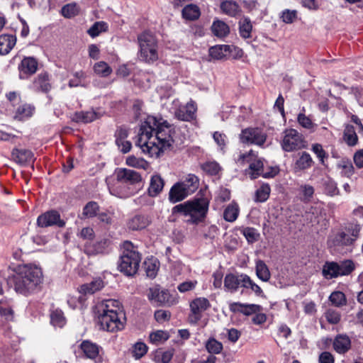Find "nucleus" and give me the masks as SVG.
<instances>
[{
	"label": "nucleus",
	"mask_w": 363,
	"mask_h": 363,
	"mask_svg": "<svg viewBox=\"0 0 363 363\" xmlns=\"http://www.w3.org/2000/svg\"><path fill=\"white\" fill-rule=\"evenodd\" d=\"M138 57L147 63H153L159 58L158 43L155 36L149 31L138 35Z\"/></svg>",
	"instance_id": "nucleus-6"
},
{
	"label": "nucleus",
	"mask_w": 363,
	"mask_h": 363,
	"mask_svg": "<svg viewBox=\"0 0 363 363\" xmlns=\"http://www.w3.org/2000/svg\"><path fill=\"white\" fill-rule=\"evenodd\" d=\"M208 205L202 199L188 201L172 208V213H181L189 216L191 222L201 221L206 216Z\"/></svg>",
	"instance_id": "nucleus-7"
},
{
	"label": "nucleus",
	"mask_w": 363,
	"mask_h": 363,
	"mask_svg": "<svg viewBox=\"0 0 363 363\" xmlns=\"http://www.w3.org/2000/svg\"><path fill=\"white\" fill-rule=\"evenodd\" d=\"M150 223L147 216L137 215L132 218L128 223V227L133 230H140L145 228Z\"/></svg>",
	"instance_id": "nucleus-30"
},
{
	"label": "nucleus",
	"mask_w": 363,
	"mask_h": 363,
	"mask_svg": "<svg viewBox=\"0 0 363 363\" xmlns=\"http://www.w3.org/2000/svg\"><path fill=\"white\" fill-rule=\"evenodd\" d=\"M200 16V11L197 6L189 4L182 9V16L188 20H196Z\"/></svg>",
	"instance_id": "nucleus-47"
},
{
	"label": "nucleus",
	"mask_w": 363,
	"mask_h": 363,
	"mask_svg": "<svg viewBox=\"0 0 363 363\" xmlns=\"http://www.w3.org/2000/svg\"><path fill=\"white\" fill-rule=\"evenodd\" d=\"M230 52L232 46L228 45H218L209 49V55L214 60H222L226 57L227 53Z\"/></svg>",
	"instance_id": "nucleus-28"
},
{
	"label": "nucleus",
	"mask_w": 363,
	"mask_h": 363,
	"mask_svg": "<svg viewBox=\"0 0 363 363\" xmlns=\"http://www.w3.org/2000/svg\"><path fill=\"white\" fill-rule=\"evenodd\" d=\"M323 275L328 279L340 277V273H338V263L335 262H326L323 267Z\"/></svg>",
	"instance_id": "nucleus-33"
},
{
	"label": "nucleus",
	"mask_w": 363,
	"mask_h": 363,
	"mask_svg": "<svg viewBox=\"0 0 363 363\" xmlns=\"http://www.w3.org/2000/svg\"><path fill=\"white\" fill-rule=\"evenodd\" d=\"M213 33L219 38L225 37L230 33L229 26L222 21H216L211 26Z\"/></svg>",
	"instance_id": "nucleus-37"
},
{
	"label": "nucleus",
	"mask_w": 363,
	"mask_h": 363,
	"mask_svg": "<svg viewBox=\"0 0 363 363\" xmlns=\"http://www.w3.org/2000/svg\"><path fill=\"white\" fill-rule=\"evenodd\" d=\"M93 69L96 74L101 77H106L112 73L111 67L104 61L95 63Z\"/></svg>",
	"instance_id": "nucleus-45"
},
{
	"label": "nucleus",
	"mask_w": 363,
	"mask_h": 363,
	"mask_svg": "<svg viewBox=\"0 0 363 363\" xmlns=\"http://www.w3.org/2000/svg\"><path fill=\"white\" fill-rule=\"evenodd\" d=\"M11 156L13 160L21 165L33 163L35 160L32 151L26 149L14 148L12 150Z\"/></svg>",
	"instance_id": "nucleus-20"
},
{
	"label": "nucleus",
	"mask_w": 363,
	"mask_h": 363,
	"mask_svg": "<svg viewBox=\"0 0 363 363\" xmlns=\"http://www.w3.org/2000/svg\"><path fill=\"white\" fill-rule=\"evenodd\" d=\"M0 316L6 320H11L13 318V311L6 300L0 301Z\"/></svg>",
	"instance_id": "nucleus-48"
},
{
	"label": "nucleus",
	"mask_w": 363,
	"mask_h": 363,
	"mask_svg": "<svg viewBox=\"0 0 363 363\" xmlns=\"http://www.w3.org/2000/svg\"><path fill=\"white\" fill-rule=\"evenodd\" d=\"M239 214V207L236 203L229 204L223 212V218L228 222L235 221Z\"/></svg>",
	"instance_id": "nucleus-44"
},
{
	"label": "nucleus",
	"mask_w": 363,
	"mask_h": 363,
	"mask_svg": "<svg viewBox=\"0 0 363 363\" xmlns=\"http://www.w3.org/2000/svg\"><path fill=\"white\" fill-rule=\"evenodd\" d=\"M99 209V206L96 202L89 201L83 208V215L87 218L94 217L96 215Z\"/></svg>",
	"instance_id": "nucleus-57"
},
{
	"label": "nucleus",
	"mask_w": 363,
	"mask_h": 363,
	"mask_svg": "<svg viewBox=\"0 0 363 363\" xmlns=\"http://www.w3.org/2000/svg\"><path fill=\"white\" fill-rule=\"evenodd\" d=\"M164 182L159 174H154L150 178V186L147 189L148 195L151 197L158 196L164 188Z\"/></svg>",
	"instance_id": "nucleus-24"
},
{
	"label": "nucleus",
	"mask_w": 363,
	"mask_h": 363,
	"mask_svg": "<svg viewBox=\"0 0 363 363\" xmlns=\"http://www.w3.org/2000/svg\"><path fill=\"white\" fill-rule=\"evenodd\" d=\"M329 301L336 307H341L347 303L345 295L339 291L333 292L329 296Z\"/></svg>",
	"instance_id": "nucleus-51"
},
{
	"label": "nucleus",
	"mask_w": 363,
	"mask_h": 363,
	"mask_svg": "<svg viewBox=\"0 0 363 363\" xmlns=\"http://www.w3.org/2000/svg\"><path fill=\"white\" fill-rule=\"evenodd\" d=\"M350 346V339L345 335H337L333 342L334 350L339 354H344L347 352Z\"/></svg>",
	"instance_id": "nucleus-26"
},
{
	"label": "nucleus",
	"mask_w": 363,
	"mask_h": 363,
	"mask_svg": "<svg viewBox=\"0 0 363 363\" xmlns=\"http://www.w3.org/2000/svg\"><path fill=\"white\" fill-rule=\"evenodd\" d=\"M104 286V281L101 279L98 278L94 279L89 284H85L79 287V292L86 295V294H93L95 292L101 290Z\"/></svg>",
	"instance_id": "nucleus-29"
},
{
	"label": "nucleus",
	"mask_w": 363,
	"mask_h": 363,
	"mask_svg": "<svg viewBox=\"0 0 363 363\" xmlns=\"http://www.w3.org/2000/svg\"><path fill=\"white\" fill-rule=\"evenodd\" d=\"M343 138L349 146H354L357 144L358 137L353 125L348 124L345 126Z\"/></svg>",
	"instance_id": "nucleus-38"
},
{
	"label": "nucleus",
	"mask_w": 363,
	"mask_h": 363,
	"mask_svg": "<svg viewBox=\"0 0 363 363\" xmlns=\"http://www.w3.org/2000/svg\"><path fill=\"white\" fill-rule=\"evenodd\" d=\"M281 146L286 152L296 151L305 147V140L303 135L296 130L288 129L284 132Z\"/></svg>",
	"instance_id": "nucleus-9"
},
{
	"label": "nucleus",
	"mask_w": 363,
	"mask_h": 363,
	"mask_svg": "<svg viewBox=\"0 0 363 363\" xmlns=\"http://www.w3.org/2000/svg\"><path fill=\"white\" fill-rule=\"evenodd\" d=\"M242 235L245 236L248 242L253 243L256 242L259 237V233L254 228L247 227L242 231Z\"/></svg>",
	"instance_id": "nucleus-58"
},
{
	"label": "nucleus",
	"mask_w": 363,
	"mask_h": 363,
	"mask_svg": "<svg viewBox=\"0 0 363 363\" xmlns=\"http://www.w3.org/2000/svg\"><path fill=\"white\" fill-rule=\"evenodd\" d=\"M34 111L35 107L33 105L24 104L17 108L14 118L17 120L23 121L31 117Z\"/></svg>",
	"instance_id": "nucleus-32"
},
{
	"label": "nucleus",
	"mask_w": 363,
	"mask_h": 363,
	"mask_svg": "<svg viewBox=\"0 0 363 363\" xmlns=\"http://www.w3.org/2000/svg\"><path fill=\"white\" fill-rule=\"evenodd\" d=\"M147 296L150 301L157 306H172L177 302L167 290H161L159 286L150 287Z\"/></svg>",
	"instance_id": "nucleus-10"
},
{
	"label": "nucleus",
	"mask_w": 363,
	"mask_h": 363,
	"mask_svg": "<svg viewBox=\"0 0 363 363\" xmlns=\"http://www.w3.org/2000/svg\"><path fill=\"white\" fill-rule=\"evenodd\" d=\"M174 133L167 121L148 116L140 127L135 145L144 153L158 157L161 152L172 147Z\"/></svg>",
	"instance_id": "nucleus-1"
},
{
	"label": "nucleus",
	"mask_w": 363,
	"mask_h": 363,
	"mask_svg": "<svg viewBox=\"0 0 363 363\" xmlns=\"http://www.w3.org/2000/svg\"><path fill=\"white\" fill-rule=\"evenodd\" d=\"M118 304L117 301L109 299L103 301L98 306V323L101 329L115 332L123 328L124 323L121 318L125 320V317L123 315L120 317L117 311L113 308L115 305Z\"/></svg>",
	"instance_id": "nucleus-3"
},
{
	"label": "nucleus",
	"mask_w": 363,
	"mask_h": 363,
	"mask_svg": "<svg viewBox=\"0 0 363 363\" xmlns=\"http://www.w3.org/2000/svg\"><path fill=\"white\" fill-rule=\"evenodd\" d=\"M240 138V140L244 143L262 146L266 142L267 134L260 128H250L242 130Z\"/></svg>",
	"instance_id": "nucleus-12"
},
{
	"label": "nucleus",
	"mask_w": 363,
	"mask_h": 363,
	"mask_svg": "<svg viewBox=\"0 0 363 363\" xmlns=\"http://www.w3.org/2000/svg\"><path fill=\"white\" fill-rule=\"evenodd\" d=\"M43 282L41 269L30 264L18 265L16 268L15 274L7 279L10 287H13L15 291L25 296L38 291Z\"/></svg>",
	"instance_id": "nucleus-2"
},
{
	"label": "nucleus",
	"mask_w": 363,
	"mask_h": 363,
	"mask_svg": "<svg viewBox=\"0 0 363 363\" xmlns=\"http://www.w3.org/2000/svg\"><path fill=\"white\" fill-rule=\"evenodd\" d=\"M183 183L177 182L170 189L169 192V201L175 203L186 199L191 194Z\"/></svg>",
	"instance_id": "nucleus-19"
},
{
	"label": "nucleus",
	"mask_w": 363,
	"mask_h": 363,
	"mask_svg": "<svg viewBox=\"0 0 363 363\" xmlns=\"http://www.w3.org/2000/svg\"><path fill=\"white\" fill-rule=\"evenodd\" d=\"M80 12V7L77 3L67 4L62 6L61 9L62 15L66 18H72Z\"/></svg>",
	"instance_id": "nucleus-42"
},
{
	"label": "nucleus",
	"mask_w": 363,
	"mask_h": 363,
	"mask_svg": "<svg viewBox=\"0 0 363 363\" xmlns=\"http://www.w3.org/2000/svg\"><path fill=\"white\" fill-rule=\"evenodd\" d=\"M206 348L209 353L219 354L223 350V345L214 338H210L206 343Z\"/></svg>",
	"instance_id": "nucleus-56"
},
{
	"label": "nucleus",
	"mask_w": 363,
	"mask_h": 363,
	"mask_svg": "<svg viewBox=\"0 0 363 363\" xmlns=\"http://www.w3.org/2000/svg\"><path fill=\"white\" fill-rule=\"evenodd\" d=\"M16 43V38L13 35H0V55H7Z\"/></svg>",
	"instance_id": "nucleus-25"
},
{
	"label": "nucleus",
	"mask_w": 363,
	"mask_h": 363,
	"mask_svg": "<svg viewBox=\"0 0 363 363\" xmlns=\"http://www.w3.org/2000/svg\"><path fill=\"white\" fill-rule=\"evenodd\" d=\"M324 194L329 196H335L340 195V190L337 184L331 178H328L323 182Z\"/></svg>",
	"instance_id": "nucleus-40"
},
{
	"label": "nucleus",
	"mask_w": 363,
	"mask_h": 363,
	"mask_svg": "<svg viewBox=\"0 0 363 363\" xmlns=\"http://www.w3.org/2000/svg\"><path fill=\"white\" fill-rule=\"evenodd\" d=\"M297 121L299 125L306 129L311 130L315 126L311 119L302 113L298 115Z\"/></svg>",
	"instance_id": "nucleus-62"
},
{
	"label": "nucleus",
	"mask_w": 363,
	"mask_h": 363,
	"mask_svg": "<svg viewBox=\"0 0 363 363\" xmlns=\"http://www.w3.org/2000/svg\"><path fill=\"white\" fill-rule=\"evenodd\" d=\"M271 188L268 184H262L255 191V201L256 202L266 201L270 194Z\"/></svg>",
	"instance_id": "nucleus-46"
},
{
	"label": "nucleus",
	"mask_w": 363,
	"mask_h": 363,
	"mask_svg": "<svg viewBox=\"0 0 363 363\" xmlns=\"http://www.w3.org/2000/svg\"><path fill=\"white\" fill-rule=\"evenodd\" d=\"M360 229L359 225L350 223L341 231L337 233L330 242L334 247H352L359 236Z\"/></svg>",
	"instance_id": "nucleus-8"
},
{
	"label": "nucleus",
	"mask_w": 363,
	"mask_h": 363,
	"mask_svg": "<svg viewBox=\"0 0 363 363\" xmlns=\"http://www.w3.org/2000/svg\"><path fill=\"white\" fill-rule=\"evenodd\" d=\"M38 68V62L33 57L23 58L18 65L19 77L25 79L28 76L33 74Z\"/></svg>",
	"instance_id": "nucleus-18"
},
{
	"label": "nucleus",
	"mask_w": 363,
	"mask_h": 363,
	"mask_svg": "<svg viewBox=\"0 0 363 363\" xmlns=\"http://www.w3.org/2000/svg\"><path fill=\"white\" fill-rule=\"evenodd\" d=\"M202 169L211 175H216L220 170L219 164L215 161L206 162L201 166Z\"/></svg>",
	"instance_id": "nucleus-59"
},
{
	"label": "nucleus",
	"mask_w": 363,
	"mask_h": 363,
	"mask_svg": "<svg viewBox=\"0 0 363 363\" xmlns=\"http://www.w3.org/2000/svg\"><path fill=\"white\" fill-rule=\"evenodd\" d=\"M196 107L193 101L187 103L185 106H180L176 111V117L181 121H189L194 118Z\"/></svg>",
	"instance_id": "nucleus-21"
},
{
	"label": "nucleus",
	"mask_w": 363,
	"mask_h": 363,
	"mask_svg": "<svg viewBox=\"0 0 363 363\" xmlns=\"http://www.w3.org/2000/svg\"><path fill=\"white\" fill-rule=\"evenodd\" d=\"M246 281H248V275L245 274H228L224 278V289L226 291L235 293L240 288L246 286Z\"/></svg>",
	"instance_id": "nucleus-13"
},
{
	"label": "nucleus",
	"mask_w": 363,
	"mask_h": 363,
	"mask_svg": "<svg viewBox=\"0 0 363 363\" xmlns=\"http://www.w3.org/2000/svg\"><path fill=\"white\" fill-rule=\"evenodd\" d=\"M256 275L263 281H268L271 277L269 269L265 262L261 259L256 261Z\"/></svg>",
	"instance_id": "nucleus-34"
},
{
	"label": "nucleus",
	"mask_w": 363,
	"mask_h": 363,
	"mask_svg": "<svg viewBox=\"0 0 363 363\" xmlns=\"http://www.w3.org/2000/svg\"><path fill=\"white\" fill-rule=\"evenodd\" d=\"M127 165L135 168L144 169H145L147 167V162L141 158H137L135 156H129L126 159Z\"/></svg>",
	"instance_id": "nucleus-60"
},
{
	"label": "nucleus",
	"mask_w": 363,
	"mask_h": 363,
	"mask_svg": "<svg viewBox=\"0 0 363 363\" xmlns=\"http://www.w3.org/2000/svg\"><path fill=\"white\" fill-rule=\"evenodd\" d=\"M37 225L40 228L52 225L62 228L65 225V222L60 218V215L57 211L52 210L40 215L37 218Z\"/></svg>",
	"instance_id": "nucleus-14"
},
{
	"label": "nucleus",
	"mask_w": 363,
	"mask_h": 363,
	"mask_svg": "<svg viewBox=\"0 0 363 363\" xmlns=\"http://www.w3.org/2000/svg\"><path fill=\"white\" fill-rule=\"evenodd\" d=\"M181 183H183V184L186 186L185 187L187 189L188 191L192 194L198 188L199 179L194 174H188L185 180Z\"/></svg>",
	"instance_id": "nucleus-53"
},
{
	"label": "nucleus",
	"mask_w": 363,
	"mask_h": 363,
	"mask_svg": "<svg viewBox=\"0 0 363 363\" xmlns=\"http://www.w3.org/2000/svg\"><path fill=\"white\" fill-rule=\"evenodd\" d=\"M237 162L240 164H249V168L245 172L252 179H256L259 176H262L264 178H272L278 174V169L276 167H271L269 171H265L263 159L259 157L252 150L247 153L240 154Z\"/></svg>",
	"instance_id": "nucleus-4"
},
{
	"label": "nucleus",
	"mask_w": 363,
	"mask_h": 363,
	"mask_svg": "<svg viewBox=\"0 0 363 363\" xmlns=\"http://www.w3.org/2000/svg\"><path fill=\"white\" fill-rule=\"evenodd\" d=\"M141 255L130 241H125L118 264L119 270L127 276H133L139 269Z\"/></svg>",
	"instance_id": "nucleus-5"
},
{
	"label": "nucleus",
	"mask_w": 363,
	"mask_h": 363,
	"mask_svg": "<svg viewBox=\"0 0 363 363\" xmlns=\"http://www.w3.org/2000/svg\"><path fill=\"white\" fill-rule=\"evenodd\" d=\"M314 188L310 184L301 185L299 192L301 195V199L304 202H308L314 194Z\"/></svg>",
	"instance_id": "nucleus-54"
},
{
	"label": "nucleus",
	"mask_w": 363,
	"mask_h": 363,
	"mask_svg": "<svg viewBox=\"0 0 363 363\" xmlns=\"http://www.w3.org/2000/svg\"><path fill=\"white\" fill-rule=\"evenodd\" d=\"M169 335L163 330H157L150 333V341L152 344L158 345L166 341L169 338Z\"/></svg>",
	"instance_id": "nucleus-55"
},
{
	"label": "nucleus",
	"mask_w": 363,
	"mask_h": 363,
	"mask_svg": "<svg viewBox=\"0 0 363 363\" xmlns=\"http://www.w3.org/2000/svg\"><path fill=\"white\" fill-rule=\"evenodd\" d=\"M117 180L122 182L128 183L130 184H138L142 182V177L138 172L121 168L117 169L116 172Z\"/></svg>",
	"instance_id": "nucleus-16"
},
{
	"label": "nucleus",
	"mask_w": 363,
	"mask_h": 363,
	"mask_svg": "<svg viewBox=\"0 0 363 363\" xmlns=\"http://www.w3.org/2000/svg\"><path fill=\"white\" fill-rule=\"evenodd\" d=\"M313 160L309 153L302 152L294 164V169L297 171H303L312 167Z\"/></svg>",
	"instance_id": "nucleus-27"
},
{
	"label": "nucleus",
	"mask_w": 363,
	"mask_h": 363,
	"mask_svg": "<svg viewBox=\"0 0 363 363\" xmlns=\"http://www.w3.org/2000/svg\"><path fill=\"white\" fill-rule=\"evenodd\" d=\"M111 240L109 238H103L94 244H86L85 252L88 255H96L108 252Z\"/></svg>",
	"instance_id": "nucleus-17"
},
{
	"label": "nucleus",
	"mask_w": 363,
	"mask_h": 363,
	"mask_svg": "<svg viewBox=\"0 0 363 363\" xmlns=\"http://www.w3.org/2000/svg\"><path fill=\"white\" fill-rule=\"evenodd\" d=\"M252 25L249 18L245 17L239 21V33L244 39L251 38Z\"/></svg>",
	"instance_id": "nucleus-35"
},
{
	"label": "nucleus",
	"mask_w": 363,
	"mask_h": 363,
	"mask_svg": "<svg viewBox=\"0 0 363 363\" xmlns=\"http://www.w3.org/2000/svg\"><path fill=\"white\" fill-rule=\"evenodd\" d=\"M147 351V347L146 345L143 342H137L134 345L133 348V356L138 359L141 358L143 356H144Z\"/></svg>",
	"instance_id": "nucleus-61"
},
{
	"label": "nucleus",
	"mask_w": 363,
	"mask_h": 363,
	"mask_svg": "<svg viewBox=\"0 0 363 363\" xmlns=\"http://www.w3.org/2000/svg\"><path fill=\"white\" fill-rule=\"evenodd\" d=\"M312 151L316 155L321 164H324V160L328 157L326 152L323 150V146L319 143L312 145Z\"/></svg>",
	"instance_id": "nucleus-64"
},
{
	"label": "nucleus",
	"mask_w": 363,
	"mask_h": 363,
	"mask_svg": "<svg viewBox=\"0 0 363 363\" xmlns=\"http://www.w3.org/2000/svg\"><path fill=\"white\" fill-rule=\"evenodd\" d=\"M211 307L209 301L203 297L196 298L190 303L191 313L189 321L191 324H197L201 319L202 313Z\"/></svg>",
	"instance_id": "nucleus-11"
},
{
	"label": "nucleus",
	"mask_w": 363,
	"mask_h": 363,
	"mask_svg": "<svg viewBox=\"0 0 363 363\" xmlns=\"http://www.w3.org/2000/svg\"><path fill=\"white\" fill-rule=\"evenodd\" d=\"M220 9L224 13L230 16H235L240 11V6L233 1H225L222 2L220 4Z\"/></svg>",
	"instance_id": "nucleus-39"
},
{
	"label": "nucleus",
	"mask_w": 363,
	"mask_h": 363,
	"mask_svg": "<svg viewBox=\"0 0 363 363\" xmlns=\"http://www.w3.org/2000/svg\"><path fill=\"white\" fill-rule=\"evenodd\" d=\"M354 269V264L353 262L350 259L338 263V273H340V277L349 275Z\"/></svg>",
	"instance_id": "nucleus-52"
},
{
	"label": "nucleus",
	"mask_w": 363,
	"mask_h": 363,
	"mask_svg": "<svg viewBox=\"0 0 363 363\" xmlns=\"http://www.w3.org/2000/svg\"><path fill=\"white\" fill-rule=\"evenodd\" d=\"M51 88L49 75L46 72L39 74L33 82V89L36 91L48 93Z\"/></svg>",
	"instance_id": "nucleus-23"
},
{
	"label": "nucleus",
	"mask_w": 363,
	"mask_h": 363,
	"mask_svg": "<svg viewBox=\"0 0 363 363\" xmlns=\"http://www.w3.org/2000/svg\"><path fill=\"white\" fill-rule=\"evenodd\" d=\"M157 259L155 258L147 259L145 261L144 267L147 277L151 279L156 277L159 269Z\"/></svg>",
	"instance_id": "nucleus-41"
},
{
	"label": "nucleus",
	"mask_w": 363,
	"mask_h": 363,
	"mask_svg": "<svg viewBox=\"0 0 363 363\" xmlns=\"http://www.w3.org/2000/svg\"><path fill=\"white\" fill-rule=\"evenodd\" d=\"M325 317L330 324H337L340 320V314L334 309H328L325 313Z\"/></svg>",
	"instance_id": "nucleus-63"
},
{
	"label": "nucleus",
	"mask_w": 363,
	"mask_h": 363,
	"mask_svg": "<svg viewBox=\"0 0 363 363\" xmlns=\"http://www.w3.org/2000/svg\"><path fill=\"white\" fill-rule=\"evenodd\" d=\"M174 355V350L169 349L166 351L159 350L155 352V361L157 363H169Z\"/></svg>",
	"instance_id": "nucleus-49"
},
{
	"label": "nucleus",
	"mask_w": 363,
	"mask_h": 363,
	"mask_svg": "<svg viewBox=\"0 0 363 363\" xmlns=\"http://www.w3.org/2000/svg\"><path fill=\"white\" fill-rule=\"evenodd\" d=\"M230 310L233 313L250 315L259 312L261 310V306L257 304H243L235 302L230 304Z\"/></svg>",
	"instance_id": "nucleus-22"
},
{
	"label": "nucleus",
	"mask_w": 363,
	"mask_h": 363,
	"mask_svg": "<svg viewBox=\"0 0 363 363\" xmlns=\"http://www.w3.org/2000/svg\"><path fill=\"white\" fill-rule=\"evenodd\" d=\"M337 167L340 169V174L343 177H351L354 172V169L349 159L343 158L337 163Z\"/></svg>",
	"instance_id": "nucleus-36"
},
{
	"label": "nucleus",
	"mask_w": 363,
	"mask_h": 363,
	"mask_svg": "<svg viewBox=\"0 0 363 363\" xmlns=\"http://www.w3.org/2000/svg\"><path fill=\"white\" fill-rule=\"evenodd\" d=\"M50 322L55 327L62 328L66 323L63 312L59 309L53 311L50 314Z\"/></svg>",
	"instance_id": "nucleus-50"
},
{
	"label": "nucleus",
	"mask_w": 363,
	"mask_h": 363,
	"mask_svg": "<svg viewBox=\"0 0 363 363\" xmlns=\"http://www.w3.org/2000/svg\"><path fill=\"white\" fill-rule=\"evenodd\" d=\"M99 116L98 113L94 110L87 111L76 112L73 116V121L77 123H90L98 118Z\"/></svg>",
	"instance_id": "nucleus-31"
},
{
	"label": "nucleus",
	"mask_w": 363,
	"mask_h": 363,
	"mask_svg": "<svg viewBox=\"0 0 363 363\" xmlns=\"http://www.w3.org/2000/svg\"><path fill=\"white\" fill-rule=\"evenodd\" d=\"M108 24L104 21L95 22L87 30V33L93 38L108 30Z\"/></svg>",
	"instance_id": "nucleus-43"
},
{
	"label": "nucleus",
	"mask_w": 363,
	"mask_h": 363,
	"mask_svg": "<svg viewBox=\"0 0 363 363\" xmlns=\"http://www.w3.org/2000/svg\"><path fill=\"white\" fill-rule=\"evenodd\" d=\"M80 348L87 358L94 359L96 362H101L102 348L98 345L89 340H84L80 345Z\"/></svg>",
	"instance_id": "nucleus-15"
}]
</instances>
